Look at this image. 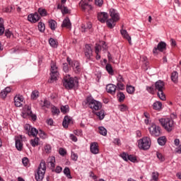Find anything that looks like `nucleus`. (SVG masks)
<instances>
[{
    "label": "nucleus",
    "instance_id": "9",
    "mask_svg": "<svg viewBox=\"0 0 181 181\" xmlns=\"http://www.w3.org/2000/svg\"><path fill=\"white\" fill-rule=\"evenodd\" d=\"M57 77H59V68L57 67L56 64H52L49 83H54L57 80Z\"/></svg>",
    "mask_w": 181,
    "mask_h": 181
},
{
    "label": "nucleus",
    "instance_id": "33",
    "mask_svg": "<svg viewBox=\"0 0 181 181\" xmlns=\"http://www.w3.org/2000/svg\"><path fill=\"white\" fill-rule=\"evenodd\" d=\"M105 69L107 71V73H109V74H110L111 76L114 74V70L112 69V66H111V64H106Z\"/></svg>",
    "mask_w": 181,
    "mask_h": 181
},
{
    "label": "nucleus",
    "instance_id": "53",
    "mask_svg": "<svg viewBox=\"0 0 181 181\" xmlns=\"http://www.w3.org/2000/svg\"><path fill=\"white\" fill-rule=\"evenodd\" d=\"M128 160H130V162L135 163L136 162V157L133 155H129Z\"/></svg>",
    "mask_w": 181,
    "mask_h": 181
},
{
    "label": "nucleus",
    "instance_id": "54",
    "mask_svg": "<svg viewBox=\"0 0 181 181\" xmlns=\"http://www.w3.org/2000/svg\"><path fill=\"white\" fill-rule=\"evenodd\" d=\"M5 33V27L4 26V24L0 23V36H2Z\"/></svg>",
    "mask_w": 181,
    "mask_h": 181
},
{
    "label": "nucleus",
    "instance_id": "36",
    "mask_svg": "<svg viewBox=\"0 0 181 181\" xmlns=\"http://www.w3.org/2000/svg\"><path fill=\"white\" fill-rule=\"evenodd\" d=\"M40 105L42 107V108H45V107L46 108H49L50 107V102H49L47 100H45L44 102L40 103Z\"/></svg>",
    "mask_w": 181,
    "mask_h": 181
},
{
    "label": "nucleus",
    "instance_id": "34",
    "mask_svg": "<svg viewBox=\"0 0 181 181\" xmlns=\"http://www.w3.org/2000/svg\"><path fill=\"white\" fill-rule=\"evenodd\" d=\"M158 143L161 146H163L165 144H166V137L165 136H161L158 139Z\"/></svg>",
    "mask_w": 181,
    "mask_h": 181
},
{
    "label": "nucleus",
    "instance_id": "8",
    "mask_svg": "<svg viewBox=\"0 0 181 181\" xmlns=\"http://www.w3.org/2000/svg\"><path fill=\"white\" fill-rule=\"evenodd\" d=\"M63 84L67 90H71L76 84H78V81L76 79H74L73 78L70 76H66L64 78V82Z\"/></svg>",
    "mask_w": 181,
    "mask_h": 181
},
{
    "label": "nucleus",
    "instance_id": "7",
    "mask_svg": "<svg viewBox=\"0 0 181 181\" xmlns=\"http://www.w3.org/2000/svg\"><path fill=\"white\" fill-rule=\"evenodd\" d=\"M66 62H68L69 66H71V67H72L74 73H76V74H80V73H81V64H80V62H78V61H76V60H71V59H70V57H67L66 58Z\"/></svg>",
    "mask_w": 181,
    "mask_h": 181
},
{
    "label": "nucleus",
    "instance_id": "64",
    "mask_svg": "<svg viewBox=\"0 0 181 181\" xmlns=\"http://www.w3.org/2000/svg\"><path fill=\"white\" fill-rule=\"evenodd\" d=\"M81 130H74V134L77 135V136H81Z\"/></svg>",
    "mask_w": 181,
    "mask_h": 181
},
{
    "label": "nucleus",
    "instance_id": "24",
    "mask_svg": "<svg viewBox=\"0 0 181 181\" xmlns=\"http://www.w3.org/2000/svg\"><path fill=\"white\" fill-rule=\"evenodd\" d=\"M11 93V87H6L4 90H3L0 93V97L1 98H6V95Z\"/></svg>",
    "mask_w": 181,
    "mask_h": 181
},
{
    "label": "nucleus",
    "instance_id": "25",
    "mask_svg": "<svg viewBox=\"0 0 181 181\" xmlns=\"http://www.w3.org/2000/svg\"><path fill=\"white\" fill-rule=\"evenodd\" d=\"M95 115H97V117L99 118V119L101 121L102 119H104L105 117V113L104 110H100L99 112H93Z\"/></svg>",
    "mask_w": 181,
    "mask_h": 181
},
{
    "label": "nucleus",
    "instance_id": "38",
    "mask_svg": "<svg viewBox=\"0 0 181 181\" xmlns=\"http://www.w3.org/2000/svg\"><path fill=\"white\" fill-rule=\"evenodd\" d=\"M99 134H100V135H103V136H105L107 135V129L104 127H100Z\"/></svg>",
    "mask_w": 181,
    "mask_h": 181
},
{
    "label": "nucleus",
    "instance_id": "6",
    "mask_svg": "<svg viewBox=\"0 0 181 181\" xmlns=\"http://www.w3.org/2000/svg\"><path fill=\"white\" fill-rule=\"evenodd\" d=\"M109 13L110 18L107 21V23H117V22H119L121 17L119 16V13L117 11V10L110 8Z\"/></svg>",
    "mask_w": 181,
    "mask_h": 181
},
{
    "label": "nucleus",
    "instance_id": "56",
    "mask_svg": "<svg viewBox=\"0 0 181 181\" xmlns=\"http://www.w3.org/2000/svg\"><path fill=\"white\" fill-rule=\"evenodd\" d=\"M146 90L148 93H150V94H153L155 93V90L152 86H147Z\"/></svg>",
    "mask_w": 181,
    "mask_h": 181
},
{
    "label": "nucleus",
    "instance_id": "4",
    "mask_svg": "<svg viewBox=\"0 0 181 181\" xmlns=\"http://www.w3.org/2000/svg\"><path fill=\"white\" fill-rule=\"evenodd\" d=\"M46 173V162L42 160L38 167L37 173L35 174V180L37 181H42Z\"/></svg>",
    "mask_w": 181,
    "mask_h": 181
},
{
    "label": "nucleus",
    "instance_id": "58",
    "mask_svg": "<svg viewBox=\"0 0 181 181\" xmlns=\"http://www.w3.org/2000/svg\"><path fill=\"white\" fill-rule=\"evenodd\" d=\"M117 83H124V77H122L121 75H118L117 77Z\"/></svg>",
    "mask_w": 181,
    "mask_h": 181
},
{
    "label": "nucleus",
    "instance_id": "11",
    "mask_svg": "<svg viewBox=\"0 0 181 181\" xmlns=\"http://www.w3.org/2000/svg\"><path fill=\"white\" fill-rule=\"evenodd\" d=\"M92 0H81L79 3V6H81L83 11H91L93 10V6L90 4Z\"/></svg>",
    "mask_w": 181,
    "mask_h": 181
},
{
    "label": "nucleus",
    "instance_id": "40",
    "mask_svg": "<svg viewBox=\"0 0 181 181\" xmlns=\"http://www.w3.org/2000/svg\"><path fill=\"white\" fill-rule=\"evenodd\" d=\"M28 115H30L32 120L33 121H36V115H33V113H32V110H30V108L28 107Z\"/></svg>",
    "mask_w": 181,
    "mask_h": 181
},
{
    "label": "nucleus",
    "instance_id": "13",
    "mask_svg": "<svg viewBox=\"0 0 181 181\" xmlns=\"http://www.w3.org/2000/svg\"><path fill=\"white\" fill-rule=\"evenodd\" d=\"M28 20L29 22H33V23H36V22H39V21H40V15H39V13L37 12L31 13L28 15Z\"/></svg>",
    "mask_w": 181,
    "mask_h": 181
},
{
    "label": "nucleus",
    "instance_id": "2",
    "mask_svg": "<svg viewBox=\"0 0 181 181\" xmlns=\"http://www.w3.org/2000/svg\"><path fill=\"white\" fill-rule=\"evenodd\" d=\"M86 104L92 110V112L100 111L103 108V103L98 100H95L92 97H88L86 98Z\"/></svg>",
    "mask_w": 181,
    "mask_h": 181
},
{
    "label": "nucleus",
    "instance_id": "26",
    "mask_svg": "<svg viewBox=\"0 0 181 181\" xmlns=\"http://www.w3.org/2000/svg\"><path fill=\"white\" fill-rule=\"evenodd\" d=\"M153 108L156 111H160L162 110V103L156 101L153 104Z\"/></svg>",
    "mask_w": 181,
    "mask_h": 181
},
{
    "label": "nucleus",
    "instance_id": "14",
    "mask_svg": "<svg viewBox=\"0 0 181 181\" xmlns=\"http://www.w3.org/2000/svg\"><path fill=\"white\" fill-rule=\"evenodd\" d=\"M85 57H86L87 60H91V57H93V49L90 45H86L85 46Z\"/></svg>",
    "mask_w": 181,
    "mask_h": 181
},
{
    "label": "nucleus",
    "instance_id": "12",
    "mask_svg": "<svg viewBox=\"0 0 181 181\" xmlns=\"http://www.w3.org/2000/svg\"><path fill=\"white\" fill-rule=\"evenodd\" d=\"M166 50V42H160L157 47H155L153 49V54L156 56L159 52H163Z\"/></svg>",
    "mask_w": 181,
    "mask_h": 181
},
{
    "label": "nucleus",
    "instance_id": "48",
    "mask_svg": "<svg viewBox=\"0 0 181 181\" xmlns=\"http://www.w3.org/2000/svg\"><path fill=\"white\" fill-rule=\"evenodd\" d=\"M22 162H23V165L24 166H29V159L26 157H24L23 159H22Z\"/></svg>",
    "mask_w": 181,
    "mask_h": 181
},
{
    "label": "nucleus",
    "instance_id": "61",
    "mask_svg": "<svg viewBox=\"0 0 181 181\" xmlns=\"http://www.w3.org/2000/svg\"><path fill=\"white\" fill-rule=\"evenodd\" d=\"M61 11L62 13H67L69 12V8L67 7L63 6L62 8H61Z\"/></svg>",
    "mask_w": 181,
    "mask_h": 181
},
{
    "label": "nucleus",
    "instance_id": "22",
    "mask_svg": "<svg viewBox=\"0 0 181 181\" xmlns=\"http://www.w3.org/2000/svg\"><path fill=\"white\" fill-rule=\"evenodd\" d=\"M120 33L124 39L128 40L129 43H131V36H129V34H128L127 30H124L122 28V30H120Z\"/></svg>",
    "mask_w": 181,
    "mask_h": 181
},
{
    "label": "nucleus",
    "instance_id": "30",
    "mask_svg": "<svg viewBox=\"0 0 181 181\" xmlns=\"http://www.w3.org/2000/svg\"><path fill=\"white\" fill-rule=\"evenodd\" d=\"M39 138L35 137V139L30 140V144L32 146H33V148H35V146H37L39 145Z\"/></svg>",
    "mask_w": 181,
    "mask_h": 181
},
{
    "label": "nucleus",
    "instance_id": "15",
    "mask_svg": "<svg viewBox=\"0 0 181 181\" xmlns=\"http://www.w3.org/2000/svg\"><path fill=\"white\" fill-rule=\"evenodd\" d=\"M98 19L102 23H107V21H108V13L106 12H100L98 13Z\"/></svg>",
    "mask_w": 181,
    "mask_h": 181
},
{
    "label": "nucleus",
    "instance_id": "59",
    "mask_svg": "<svg viewBox=\"0 0 181 181\" xmlns=\"http://www.w3.org/2000/svg\"><path fill=\"white\" fill-rule=\"evenodd\" d=\"M71 159L72 160H74L75 162L77 161V159H78V156L76 153H71Z\"/></svg>",
    "mask_w": 181,
    "mask_h": 181
},
{
    "label": "nucleus",
    "instance_id": "44",
    "mask_svg": "<svg viewBox=\"0 0 181 181\" xmlns=\"http://www.w3.org/2000/svg\"><path fill=\"white\" fill-rule=\"evenodd\" d=\"M121 158H123V160H125L126 162H128V158L129 155L125 152H123L121 155H120Z\"/></svg>",
    "mask_w": 181,
    "mask_h": 181
},
{
    "label": "nucleus",
    "instance_id": "10",
    "mask_svg": "<svg viewBox=\"0 0 181 181\" xmlns=\"http://www.w3.org/2000/svg\"><path fill=\"white\" fill-rule=\"evenodd\" d=\"M148 131L151 136H160L162 132H160V127L153 124L148 128Z\"/></svg>",
    "mask_w": 181,
    "mask_h": 181
},
{
    "label": "nucleus",
    "instance_id": "5",
    "mask_svg": "<svg viewBox=\"0 0 181 181\" xmlns=\"http://www.w3.org/2000/svg\"><path fill=\"white\" fill-rule=\"evenodd\" d=\"M138 146L142 151H148L151 148V138L146 136L138 141Z\"/></svg>",
    "mask_w": 181,
    "mask_h": 181
},
{
    "label": "nucleus",
    "instance_id": "3",
    "mask_svg": "<svg viewBox=\"0 0 181 181\" xmlns=\"http://www.w3.org/2000/svg\"><path fill=\"white\" fill-rule=\"evenodd\" d=\"M154 87L156 91H158V97L160 98V100H162V101H165V100H166V96L163 93V91H165V82L159 80L155 83Z\"/></svg>",
    "mask_w": 181,
    "mask_h": 181
},
{
    "label": "nucleus",
    "instance_id": "46",
    "mask_svg": "<svg viewBox=\"0 0 181 181\" xmlns=\"http://www.w3.org/2000/svg\"><path fill=\"white\" fill-rule=\"evenodd\" d=\"M101 49H102L101 45L96 44L95 47V53L96 54H98V53L101 52Z\"/></svg>",
    "mask_w": 181,
    "mask_h": 181
},
{
    "label": "nucleus",
    "instance_id": "16",
    "mask_svg": "<svg viewBox=\"0 0 181 181\" xmlns=\"http://www.w3.org/2000/svg\"><path fill=\"white\" fill-rule=\"evenodd\" d=\"M47 163L49 166V168H50V169H52L53 170V169H54V166H56V165L54 163H56V158H54V156H50L47 159Z\"/></svg>",
    "mask_w": 181,
    "mask_h": 181
},
{
    "label": "nucleus",
    "instance_id": "39",
    "mask_svg": "<svg viewBox=\"0 0 181 181\" xmlns=\"http://www.w3.org/2000/svg\"><path fill=\"white\" fill-rule=\"evenodd\" d=\"M117 97L119 98V103H122L124 101V100H125V95L122 92H119L117 94Z\"/></svg>",
    "mask_w": 181,
    "mask_h": 181
},
{
    "label": "nucleus",
    "instance_id": "18",
    "mask_svg": "<svg viewBox=\"0 0 181 181\" xmlns=\"http://www.w3.org/2000/svg\"><path fill=\"white\" fill-rule=\"evenodd\" d=\"M106 90L109 94L114 95V94H115V91H117V86L110 83L106 86Z\"/></svg>",
    "mask_w": 181,
    "mask_h": 181
},
{
    "label": "nucleus",
    "instance_id": "32",
    "mask_svg": "<svg viewBox=\"0 0 181 181\" xmlns=\"http://www.w3.org/2000/svg\"><path fill=\"white\" fill-rule=\"evenodd\" d=\"M40 16H47V11L45 8H38V11L37 12Z\"/></svg>",
    "mask_w": 181,
    "mask_h": 181
},
{
    "label": "nucleus",
    "instance_id": "49",
    "mask_svg": "<svg viewBox=\"0 0 181 181\" xmlns=\"http://www.w3.org/2000/svg\"><path fill=\"white\" fill-rule=\"evenodd\" d=\"M158 177H159V173H152V180L153 181H158Z\"/></svg>",
    "mask_w": 181,
    "mask_h": 181
},
{
    "label": "nucleus",
    "instance_id": "41",
    "mask_svg": "<svg viewBox=\"0 0 181 181\" xmlns=\"http://www.w3.org/2000/svg\"><path fill=\"white\" fill-rule=\"evenodd\" d=\"M38 30H40L41 33H43L45 30H46V25H45V23L38 24Z\"/></svg>",
    "mask_w": 181,
    "mask_h": 181
},
{
    "label": "nucleus",
    "instance_id": "62",
    "mask_svg": "<svg viewBox=\"0 0 181 181\" xmlns=\"http://www.w3.org/2000/svg\"><path fill=\"white\" fill-rule=\"evenodd\" d=\"M66 150H64V148H59V155H62V156H64V155H66Z\"/></svg>",
    "mask_w": 181,
    "mask_h": 181
},
{
    "label": "nucleus",
    "instance_id": "43",
    "mask_svg": "<svg viewBox=\"0 0 181 181\" xmlns=\"http://www.w3.org/2000/svg\"><path fill=\"white\" fill-rule=\"evenodd\" d=\"M69 105L62 106L61 112H63V114H67V112H69Z\"/></svg>",
    "mask_w": 181,
    "mask_h": 181
},
{
    "label": "nucleus",
    "instance_id": "45",
    "mask_svg": "<svg viewBox=\"0 0 181 181\" xmlns=\"http://www.w3.org/2000/svg\"><path fill=\"white\" fill-rule=\"evenodd\" d=\"M156 156H157L158 159H159V160H160V162L165 161V156H163V155H162V153L157 152Z\"/></svg>",
    "mask_w": 181,
    "mask_h": 181
},
{
    "label": "nucleus",
    "instance_id": "31",
    "mask_svg": "<svg viewBox=\"0 0 181 181\" xmlns=\"http://www.w3.org/2000/svg\"><path fill=\"white\" fill-rule=\"evenodd\" d=\"M126 90L128 94H134V93H135V87L131 85H127Z\"/></svg>",
    "mask_w": 181,
    "mask_h": 181
},
{
    "label": "nucleus",
    "instance_id": "27",
    "mask_svg": "<svg viewBox=\"0 0 181 181\" xmlns=\"http://www.w3.org/2000/svg\"><path fill=\"white\" fill-rule=\"evenodd\" d=\"M178 78H179V74L177 71H173L171 74L172 81H173V83H177Z\"/></svg>",
    "mask_w": 181,
    "mask_h": 181
},
{
    "label": "nucleus",
    "instance_id": "17",
    "mask_svg": "<svg viewBox=\"0 0 181 181\" xmlns=\"http://www.w3.org/2000/svg\"><path fill=\"white\" fill-rule=\"evenodd\" d=\"M90 152L93 153V155H97L100 152V149H98V144L97 142H93L90 144Z\"/></svg>",
    "mask_w": 181,
    "mask_h": 181
},
{
    "label": "nucleus",
    "instance_id": "57",
    "mask_svg": "<svg viewBox=\"0 0 181 181\" xmlns=\"http://www.w3.org/2000/svg\"><path fill=\"white\" fill-rule=\"evenodd\" d=\"M120 111H122V112H125V111H127V110H128V108L127 107V105H122L119 107Z\"/></svg>",
    "mask_w": 181,
    "mask_h": 181
},
{
    "label": "nucleus",
    "instance_id": "29",
    "mask_svg": "<svg viewBox=\"0 0 181 181\" xmlns=\"http://www.w3.org/2000/svg\"><path fill=\"white\" fill-rule=\"evenodd\" d=\"M64 174L68 179H73V177H71V173H70V168H69V167H66L64 169Z\"/></svg>",
    "mask_w": 181,
    "mask_h": 181
},
{
    "label": "nucleus",
    "instance_id": "51",
    "mask_svg": "<svg viewBox=\"0 0 181 181\" xmlns=\"http://www.w3.org/2000/svg\"><path fill=\"white\" fill-rule=\"evenodd\" d=\"M67 0H61V4H58L57 5V9H62L63 6H64V4H66V1Z\"/></svg>",
    "mask_w": 181,
    "mask_h": 181
},
{
    "label": "nucleus",
    "instance_id": "37",
    "mask_svg": "<svg viewBox=\"0 0 181 181\" xmlns=\"http://www.w3.org/2000/svg\"><path fill=\"white\" fill-rule=\"evenodd\" d=\"M49 43L52 47H57V41L53 38H49Z\"/></svg>",
    "mask_w": 181,
    "mask_h": 181
},
{
    "label": "nucleus",
    "instance_id": "63",
    "mask_svg": "<svg viewBox=\"0 0 181 181\" xmlns=\"http://www.w3.org/2000/svg\"><path fill=\"white\" fill-rule=\"evenodd\" d=\"M49 28L52 29V30H54L56 28H57V24L56 23H50Z\"/></svg>",
    "mask_w": 181,
    "mask_h": 181
},
{
    "label": "nucleus",
    "instance_id": "55",
    "mask_svg": "<svg viewBox=\"0 0 181 181\" xmlns=\"http://www.w3.org/2000/svg\"><path fill=\"white\" fill-rule=\"evenodd\" d=\"M63 70L65 73H69V64L67 63L63 64Z\"/></svg>",
    "mask_w": 181,
    "mask_h": 181
},
{
    "label": "nucleus",
    "instance_id": "47",
    "mask_svg": "<svg viewBox=\"0 0 181 181\" xmlns=\"http://www.w3.org/2000/svg\"><path fill=\"white\" fill-rule=\"evenodd\" d=\"M61 26L62 28H66V29L71 30V23H62Z\"/></svg>",
    "mask_w": 181,
    "mask_h": 181
},
{
    "label": "nucleus",
    "instance_id": "1",
    "mask_svg": "<svg viewBox=\"0 0 181 181\" xmlns=\"http://www.w3.org/2000/svg\"><path fill=\"white\" fill-rule=\"evenodd\" d=\"M173 118H176V115L173 113L170 117L161 118L159 119V122L160 125L167 131V132H172L175 129V121Z\"/></svg>",
    "mask_w": 181,
    "mask_h": 181
},
{
    "label": "nucleus",
    "instance_id": "52",
    "mask_svg": "<svg viewBox=\"0 0 181 181\" xmlns=\"http://www.w3.org/2000/svg\"><path fill=\"white\" fill-rule=\"evenodd\" d=\"M45 151L46 153H50V151H52V146L47 144L45 146Z\"/></svg>",
    "mask_w": 181,
    "mask_h": 181
},
{
    "label": "nucleus",
    "instance_id": "35",
    "mask_svg": "<svg viewBox=\"0 0 181 181\" xmlns=\"http://www.w3.org/2000/svg\"><path fill=\"white\" fill-rule=\"evenodd\" d=\"M30 97L31 100H37L39 98V92L37 90H33Z\"/></svg>",
    "mask_w": 181,
    "mask_h": 181
},
{
    "label": "nucleus",
    "instance_id": "21",
    "mask_svg": "<svg viewBox=\"0 0 181 181\" xmlns=\"http://www.w3.org/2000/svg\"><path fill=\"white\" fill-rule=\"evenodd\" d=\"M14 103L16 107H22V103H23V97L18 96L14 98Z\"/></svg>",
    "mask_w": 181,
    "mask_h": 181
},
{
    "label": "nucleus",
    "instance_id": "50",
    "mask_svg": "<svg viewBox=\"0 0 181 181\" xmlns=\"http://www.w3.org/2000/svg\"><path fill=\"white\" fill-rule=\"evenodd\" d=\"M37 134L39 135L40 138H42V139H45V138H46V134L42 130H40Z\"/></svg>",
    "mask_w": 181,
    "mask_h": 181
},
{
    "label": "nucleus",
    "instance_id": "23",
    "mask_svg": "<svg viewBox=\"0 0 181 181\" xmlns=\"http://www.w3.org/2000/svg\"><path fill=\"white\" fill-rule=\"evenodd\" d=\"M93 28V25L91 23H82L81 25V32H87L89 29Z\"/></svg>",
    "mask_w": 181,
    "mask_h": 181
},
{
    "label": "nucleus",
    "instance_id": "60",
    "mask_svg": "<svg viewBox=\"0 0 181 181\" xmlns=\"http://www.w3.org/2000/svg\"><path fill=\"white\" fill-rule=\"evenodd\" d=\"M103 2L104 1L103 0H95V4L97 6H103Z\"/></svg>",
    "mask_w": 181,
    "mask_h": 181
},
{
    "label": "nucleus",
    "instance_id": "20",
    "mask_svg": "<svg viewBox=\"0 0 181 181\" xmlns=\"http://www.w3.org/2000/svg\"><path fill=\"white\" fill-rule=\"evenodd\" d=\"M16 148L18 151H22L23 148V141L22 137H18L16 139Z\"/></svg>",
    "mask_w": 181,
    "mask_h": 181
},
{
    "label": "nucleus",
    "instance_id": "42",
    "mask_svg": "<svg viewBox=\"0 0 181 181\" xmlns=\"http://www.w3.org/2000/svg\"><path fill=\"white\" fill-rule=\"evenodd\" d=\"M116 88L119 90H125V85H124L123 82L117 83L116 86Z\"/></svg>",
    "mask_w": 181,
    "mask_h": 181
},
{
    "label": "nucleus",
    "instance_id": "19",
    "mask_svg": "<svg viewBox=\"0 0 181 181\" xmlns=\"http://www.w3.org/2000/svg\"><path fill=\"white\" fill-rule=\"evenodd\" d=\"M69 124H73V119L69 116H65L62 122V126L64 128H69Z\"/></svg>",
    "mask_w": 181,
    "mask_h": 181
},
{
    "label": "nucleus",
    "instance_id": "28",
    "mask_svg": "<svg viewBox=\"0 0 181 181\" xmlns=\"http://www.w3.org/2000/svg\"><path fill=\"white\" fill-rule=\"evenodd\" d=\"M39 131H37L36 128L32 127L30 132H28V135L29 136H36V135H37Z\"/></svg>",
    "mask_w": 181,
    "mask_h": 181
}]
</instances>
